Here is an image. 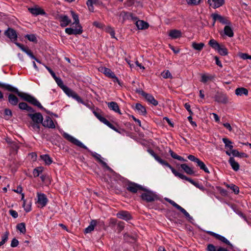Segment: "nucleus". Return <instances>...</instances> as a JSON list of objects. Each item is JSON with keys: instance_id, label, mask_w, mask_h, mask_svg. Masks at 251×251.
<instances>
[{"instance_id": "1a4fd4ad", "label": "nucleus", "mask_w": 251, "mask_h": 251, "mask_svg": "<svg viewBox=\"0 0 251 251\" xmlns=\"http://www.w3.org/2000/svg\"><path fill=\"white\" fill-rule=\"evenodd\" d=\"M95 116L102 123L107 126L110 128L113 129L115 131L120 133L118 129L111 124L106 119L102 117L100 113L96 111L94 112Z\"/></svg>"}, {"instance_id": "de8ad7c7", "label": "nucleus", "mask_w": 251, "mask_h": 251, "mask_svg": "<svg viewBox=\"0 0 251 251\" xmlns=\"http://www.w3.org/2000/svg\"><path fill=\"white\" fill-rule=\"evenodd\" d=\"M43 171V168L42 167H37L33 170V174L35 177L38 176Z\"/></svg>"}, {"instance_id": "c9c22d12", "label": "nucleus", "mask_w": 251, "mask_h": 251, "mask_svg": "<svg viewBox=\"0 0 251 251\" xmlns=\"http://www.w3.org/2000/svg\"><path fill=\"white\" fill-rule=\"evenodd\" d=\"M217 51L222 56H226L228 54L227 49L226 48L225 45L223 44H221Z\"/></svg>"}, {"instance_id": "c85d7f7f", "label": "nucleus", "mask_w": 251, "mask_h": 251, "mask_svg": "<svg viewBox=\"0 0 251 251\" xmlns=\"http://www.w3.org/2000/svg\"><path fill=\"white\" fill-rule=\"evenodd\" d=\"M181 168L184 170V171L188 175H194L195 172L192 168H190L186 164H182L180 165Z\"/></svg>"}, {"instance_id": "8fccbe9b", "label": "nucleus", "mask_w": 251, "mask_h": 251, "mask_svg": "<svg viewBox=\"0 0 251 251\" xmlns=\"http://www.w3.org/2000/svg\"><path fill=\"white\" fill-rule=\"evenodd\" d=\"M71 97L75 99L78 102L85 105V102L75 92L73 93Z\"/></svg>"}, {"instance_id": "72a5a7b5", "label": "nucleus", "mask_w": 251, "mask_h": 251, "mask_svg": "<svg viewBox=\"0 0 251 251\" xmlns=\"http://www.w3.org/2000/svg\"><path fill=\"white\" fill-rule=\"evenodd\" d=\"M223 141L225 144V149H229L230 151L233 150L232 142L230 140L227 138H223Z\"/></svg>"}, {"instance_id": "dca6fc26", "label": "nucleus", "mask_w": 251, "mask_h": 251, "mask_svg": "<svg viewBox=\"0 0 251 251\" xmlns=\"http://www.w3.org/2000/svg\"><path fill=\"white\" fill-rule=\"evenodd\" d=\"M38 201L37 202L42 207L45 206L48 201L46 196L43 193H37Z\"/></svg>"}, {"instance_id": "79ce46f5", "label": "nucleus", "mask_w": 251, "mask_h": 251, "mask_svg": "<svg viewBox=\"0 0 251 251\" xmlns=\"http://www.w3.org/2000/svg\"><path fill=\"white\" fill-rule=\"evenodd\" d=\"M192 47L196 50L201 51L204 46V44L203 43H197L193 42L192 44Z\"/></svg>"}, {"instance_id": "3c124183", "label": "nucleus", "mask_w": 251, "mask_h": 251, "mask_svg": "<svg viewBox=\"0 0 251 251\" xmlns=\"http://www.w3.org/2000/svg\"><path fill=\"white\" fill-rule=\"evenodd\" d=\"M226 186L228 188H230L235 194H238L239 192V187L234 184H232L230 185L227 184Z\"/></svg>"}, {"instance_id": "4be33fe9", "label": "nucleus", "mask_w": 251, "mask_h": 251, "mask_svg": "<svg viewBox=\"0 0 251 251\" xmlns=\"http://www.w3.org/2000/svg\"><path fill=\"white\" fill-rule=\"evenodd\" d=\"M42 125L44 127L54 128L55 127V125L50 116H47L44 121H43Z\"/></svg>"}, {"instance_id": "423d86ee", "label": "nucleus", "mask_w": 251, "mask_h": 251, "mask_svg": "<svg viewBox=\"0 0 251 251\" xmlns=\"http://www.w3.org/2000/svg\"><path fill=\"white\" fill-rule=\"evenodd\" d=\"M154 158L162 165L169 168L176 176L179 177L181 174V173L177 172L169 163H168L166 161L161 159L158 155H155Z\"/></svg>"}, {"instance_id": "cd10ccee", "label": "nucleus", "mask_w": 251, "mask_h": 251, "mask_svg": "<svg viewBox=\"0 0 251 251\" xmlns=\"http://www.w3.org/2000/svg\"><path fill=\"white\" fill-rule=\"evenodd\" d=\"M8 101L13 106L17 105L19 102L18 98L14 94H10L8 95Z\"/></svg>"}, {"instance_id": "ddd939ff", "label": "nucleus", "mask_w": 251, "mask_h": 251, "mask_svg": "<svg viewBox=\"0 0 251 251\" xmlns=\"http://www.w3.org/2000/svg\"><path fill=\"white\" fill-rule=\"evenodd\" d=\"M214 99L216 101L224 104L227 103L228 101L226 95L222 92H217L214 96Z\"/></svg>"}, {"instance_id": "f257e3e1", "label": "nucleus", "mask_w": 251, "mask_h": 251, "mask_svg": "<svg viewBox=\"0 0 251 251\" xmlns=\"http://www.w3.org/2000/svg\"><path fill=\"white\" fill-rule=\"evenodd\" d=\"M0 87L7 90L10 92L16 93L23 100L29 102L34 106L38 107L41 110L46 111L47 113H50L49 111L43 107L39 101L32 96L27 93L20 92L17 88L14 87L9 84L0 83Z\"/></svg>"}, {"instance_id": "052dcab7", "label": "nucleus", "mask_w": 251, "mask_h": 251, "mask_svg": "<svg viewBox=\"0 0 251 251\" xmlns=\"http://www.w3.org/2000/svg\"><path fill=\"white\" fill-rule=\"evenodd\" d=\"M201 0H186L188 4L196 5L199 4Z\"/></svg>"}, {"instance_id": "412c9836", "label": "nucleus", "mask_w": 251, "mask_h": 251, "mask_svg": "<svg viewBox=\"0 0 251 251\" xmlns=\"http://www.w3.org/2000/svg\"><path fill=\"white\" fill-rule=\"evenodd\" d=\"M135 25L138 30H145L149 27V24L143 20L137 21Z\"/></svg>"}, {"instance_id": "603ef678", "label": "nucleus", "mask_w": 251, "mask_h": 251, "mask_svg": "<svg viewBox=\"0 0 251 251\" xmlns=\"http://www.w3.org/2000/svg\"><path fill=\"white\" fill-rule=\"evenodd\" d=\"M9 232L6 231L2 236V240L0 242V247L3 245L7 241L8 238Z\"/></svg>"}, {"instance_id": "7ed1b4c3", "label": "nucleus", "mask_w": 251, "mask_h": 251, "mask_svg": "<svg viewBox=\"0 0 251 251\" xmlns=\"http://www.w3.org/2000/svg\"><path fill=\"white\" fill-rule=\"evenodd\" d=\"M142 191L144 192L140 196L141 199L147 202H151L159 199L158 196L152 191L144 188Z\"/></svg>"}, {"instance_id": "774afa93", "label": "nucleus", "mask_w": 251, "mask_h": 251, "mask_svg": "<svg viewBox=\"0 0 251 251\" xmlns=\"http://www.w3.org/2000/svg\"><path fill=\"white\" fill-rule=\"evenodd\" d=\"M39 124H40L33 123L31 124V126L35 131H39L40 128Z\"/></svg>"}, {"instance_id": "f8f14e48", "label": "nucleus", "mask_w": 251, "mask_h": 251, "mask_svg": "<svg viewBox=\"0 0 251 251\" xmlns=\"http://www.w3.org/2000/svg\"><path fill=\"white\" fill-rule=\"evenodd\" d=\"M28 117H30L33 123L42 124L43 121V117L41 113L37 112L35 113H30L27 114Z\"/></svg>"}, {"instance_id": "2eb2a0df", "label": "nucleus", "mask_w": 251, "mask_h": 251, "mask_svg": "<svg viewBox=\"0 0 251 251\" xmlns=\"http://www.w3.org/2000/svg\"><path fill=\"white\" fill-rule=\"evenodd\" d=\"M142 96L144 97L149 102L151 103L153 105L156 106L158 105V101L151 94L146 93L144 91H142Z\"/></svg>"}, {"instance_id": "13d9d810", "label": "nucleus", "mask_w": 251, "mask_h": 251, "mask_svg": "<svg viewBox=\"0 0 251 251\" xmlns=\"http://www.w3.org/2000/svg\"><path fill=\"white\" fill-rule=\"evenodd\" d=\"M3 25L5 26V28H1V29H0V31H16L13 28L9 27L6 24H4Z\"/></svg>"}, {"instance_id": "0e129e2a", "label": "nucleus", "mask_w": 251, "mask_h": 251, "mask_svg": "<svg viewBox=\"0 0 251 251\" xmlns=\"http://www.w3.org/2000/svg\"><path fill=\"white\" fill-rule=\"evenodd\" d=\"M19 245V241L16 238H13L11 243V247L12 248L16 247Z\"/></svg>"}, {"instance_id": "a18cd8bd", "label": "nucleus", "mask_w": 251, "mask_h": 251, "mask_svg": "<svg viewBox=\"0 0 251 251\" xmlns=\"http://www.w3.org/2000/svg\"><path fill=\"white\" fill-rule=\"evenodd\" d=\"M168 35L171 39H177L182 36V32H169Z\"/></svg>"}, {"instance_id": "e2e57ef3", "label": "nucleus", "mask_w": 251, "mask_h": 251, "mask_svg": "<svg viewBox=\"0 0 251 251\" xmlns=\"http://www.w3.org/2000/svg\"><path fill=\"white\" fill-rule=\"evenodd\" d=\"M165 200L171 204H172L174 207H175L176 208H177V207L179 206V205L176 203L174 201L168 198H165Z\"/></svg>"}, {"instance_id": "473e14b6", "label": "nucleus", "mask_w": 251, "mask_h": 251, "mask_svg": "<svg viewBox=\"0 0 251 251\" xmlns=\"http://www.w3.org/2000/svg\"><path fill=\"white\" fill-rule=\"evenodd\" d=\"M4 35L9 38L10 40L14 42H16L17 40V32H4Z\"/></svg>"}, {"instance_id": "9d476101", "label": "nucleus", "mask_w": 251, "mask_h": 251, "mask_svg": "<svg viewBox=\"0 0 251 251\" xmlns=\"http://www.w3.org/2000/svg\"><path fill=\"white\" fill-rule=\"evenodd\" d=\"M214 23L216 21H219L223 25H231L230 22L227 20V18L222 16L217 13H213L211 15Z\"/></svg>"}, {"instance_id": "680f3d73", "label": "nucleus", "mask_w": 251, "mask_h": 251, "mask_svg": "<svg viewBox=\"0 0 251 251\" xmlns=\"http://www.w3.org/2000/svg\"><path fill=\"white\" fill-rule=\"evenodd\" d=\"M238 55L239 57H240L241 58L246 60L248 59V57L249 54L246 53H242L241 52H238Z\"/></svg>"}, {"instance_id": "a211bd4d", "label": "nucleus", "mask_w": 251, "mask_h": 251, "mask_svg": "<svg viewBox=\"0 0 251 251\" xmlns=\"http://www.w3.org/2000/svg\"><path fill=\"white\" fill-rule=\"evenodd\" d=\"M225 2V0H208V3L209 6L214 9L223 5Z\"/></svg>"}, {"instance_id": "c756f323", "label": "nucleus", "mask_w": 251, "mask_h": 251, "mask_svg": "<svg viewBox=\"0 0 251 251\" xmlns=\"http://www.w3.org/2000/svg\"><path fill=\"white\" fill-rule=\"evenodd\" d=\"M235 94L237 96H241L243 95H245V96L248 95V90L244 87H239L237 88L235 90Z\"/></svg>"}, {"instance_id": "864d4df0", "label": "nucleus", "mask_w": 251, "mask_h": 251, "mask_svg": "<svg viewBox=\"0 0 251 251\" xmlns=\"http://www.w3.org/2000/svg\"><path fill=\"white\" fill-rule=\"evenodd\" d=\"M213 78V76L211 75H202L201 76V81L203 83H206L209 80H212Z\"/></svg>"}, {"instance_id": "4468645a", "label": "nucleus", "mask_w": 251, "mask_h": 251, "mask_svg": "<svg viewBox=\"0 0 251 251\" xmlns=\"http://www.w3.org/2000/svg\"><path fill=\"white\" fill-rule=\"evenodd\" d=\"M179 177L182 179L185 180L190 182L191 184L194 185L197 188H199L200 190L202 191L204 190V187L202 185L200 184L198 182L194 181L191 178L188 177L182 174L180 175Z\"/></svg>"}, {"instance_id": "4c0bfd02", "label": "nucleus", "mask_w": 251, "mask_h": 251, "mask_svg": "<svg viewBox=\"0 0 251 251\" xmlns=\"http://www.w3.org/2000/svg\"><path fill=\"white\" fill-rule=\"evenodd\" d=\"M40 158L45 162V164L49 165L52 163L51 158L48 154H44L40 155Z\"/></svg>"}, {"instance_id": "58836bf2", "label": "nucleus", "mask_w": 251, "mask_h": 251, "mask_svg": "<svg viewBox=\"0 0 251 251\" xmlns=\"http://www.w3.org/2000/svg\"><path fill=\"white\" fill-rule=\"evenodd\" d=\"M97 221L96 220H92L90 225L85 229L84 232L88 233L91 232L94 229V227L96 225Z\"/></svg>"}, {"instance_id": "5701e85b", "label": "nucleus", "mask_w": 251, "mask_h": 251, "mask_svg": "<svg viewBox=\"0 0 251 251\" xmlns=\"http://www.w3.org/2000/svg\"><path fill=\"white\" fill-rule=\"evenodd\" d=\"M58 19L60 22V25L63 27L66 26L71 22V19L67 15H60Z\"/></svg>"}, {"instance_id": "f3484780", "label": "nucleus", "mask_w": 251, "mask_h": 251, "mask_svg": "<svg viewBox=\"0 0 251 251\" xmlns=\"http://www.w3.org/2000/svg\"><path fill=\"white\" fill-rule=\"evenodd\" d=\"M116 215L118 218L122 219L126 221H128L132 219L131 215L127 211H120Z\"/></svg>"}, {"instance_id": "0eeeda50", "label": "nucleus", "mask_w": 251, "mask_h": 251, "mask_svg": "<svg viewBox=\"0 0 251 251\" xmlns=\"http://www.w3.org/2000/svg\"><path fill=\"white\" fill-rule=\"evenodd\" d=\"M95 116L102 123L107 126L110 128L113 129L115 131L120 133L118 129L111 124L106 119L102 117L100 113L96 111L94 112Z\"/></svg>"}, {"instance_id": "393cba45", "label": "nucleus", "mask_w": 251, "mask_h": 251, "mask_svg": "<svg viewBox=\"0 0 251 251\" xmlns=\"http://www.w3.org/2000/svg\"><path fill=\"white\" fill-rule=\"evenodd\" d=\"M108 107L111 110H112L115 112H117L120 114H122L119 109V105L116 102L111 101L107 103Z\"/></svg>"}, {"instance_id": "20e7f679", "label": "nucleus", "mask_w": 251, "mask_h": 251, "mask_svg": "<svg viewBox=\"0 0 251 251\" xmlns=\"http://www.w3.org/2000/svg\"><path fill=\"white\" fill-rule=\"evenodd\" d=\"M144 187L135 182L128 181L126 184V190L132 193H136L138 190H142Z\"/></svg>"}, {"instance_id": "bb28decb", "label": "nucleus", "mask_w": 251, "mask_h": 251, "mask_svg": "<svg viewBox=\"0 0 251 251\" xmlns=\"http://www.w3.org/2000/svg\"><path fill=\"white\" fill-rule=\"evenodd\" d=\"M228 162L234 171H237L239 170V164L235 161L233 157H230Z\"/></svg>"}, {"instance_id": "aec40b11", "label": "nucleus", "mask_w": 251, "mask_h": 251, "mask_svg": "<svg viewBox=\"0 0 251 251\" xmlns=\"http://www.w3.org/2000/svg\"><path fill=\"white\" fill-rule=\"evenodd\" d=\"M18 107L21 110H25L27 112H29V113H34L35 112L34 109L25 102H20L19 103Z\"/></svg>"}, {"instance_id": "9b49d317", "label": "nucleus", "mask_w": 251, "mask_h": 251, "mask_svg": "<svg viewBox=\"0 0 251 251\" xmlns=\"http://www.w3.org/2000/svg\"><path fill=\"white\" fill-rule=\"evenodd\" d=\"M207 233L208 234H209V235L214 237L216 239H217V240L222 242L223 243H224L228 245L231 248L233 247L232 245L225 237H224V236H222V235H221L220 234H218L217 233H216L215 232H213L212 231H207Z\"/></svg>"}, {"instance_id": "bf43d9fd", "label": "nucleus", "mask_w": 251, "mask_h": 251, "mask_svg": "<svg viewBox=\"0 0 251 251\" xmlns=\"http://www.w3.org/2000/svg\"><path fill=\"white\" fill-rule=\"evenodd\" d=\"M117 226V229L120 232L124 229L125 227V223L123 222L120 221L118 223Z\"/></svg>"}, {"instance_id": "f704fd0d", "label": "nucleus", "mask_w": 251, "mask_h": 251, "mask_svg": "<svg viewBox=\"0 0 251 251\" xmlns=\"http://www.w3.org/2000/svg\"><path fill=\"white\" fill-rule=\"evenodd\" d=\"M208 45L210 46L212 49L215 50H217L220 46L221 45L219 44L218 42L215 40L212 39L209 40L208 42Z\"/></svg>"}, {"instance_id": "49530a36", "label": "nucleus", "mask_w": 251, "mask_h": 251, "mask_svg": "<svg viewBox=\"0 0 251 251\" xmlns=\"http://www.w3.org/2000/svg\"><path fill=\"white\" fill-rule=\"evenodd\" d=\"M61 89L69 97H72L73 93L75 92V91H73L66 85Z\"/></svg>"}, {"instance_id": "f03ea898", "label": "nucleus", "mask_w": 251, "mask_h": 251, "mask_svg": "<svg viewBox=\"0 0 251 251\" xmlns=\"http://www.w3.org/2000/svg\"><path fill=\"white\" fill-rule=\"evenodd\" d=\"M63 137L68 140V141L70 142L71 143H73V144L80 147L81 148H83L84 149L87 150L91 154V155L94 157L99 163H100L103 167L105 168L107 170L109 171H112L111 168L107 165L106 162L103 161L101 159V156L100 154H98L96 152H94L89 150L87 147L83 145L80 141L78 140L77 139H75L74 137L72 136L71 135H69V134L64 132L63 134Z\"/></svg>"}, {"instance_id": "69168bd1", "label": "nucleus", "mask_w": 251, "mask_h": 251, "mask_svg": "<svg viewBox=\"0 0 251 251\" xmlns=\"http://www.w3.org/2000/svg\"><path fill=\"white\" fill-rule=\"evenodd\" d=\"M206 250L207 251H216V248L213 244H209L207 245Z\"/></svg>"}, {"instance_id": "338daca9", "label": "nucleus", "mask_w": 251, "mask_h": 251, "mask_svg": "<svg viewBox=\"0 0 251 251\" xmlns=\"http://www.w3.org/2000/svg\"><path fill=\"white\" fill-rule=\"evenodd\" d=\"M15 44L25 52L28 49V48H25L24 45L21 43L15 42Z\"/></svg>"}, {"instance_id": "b1692460", "label": "nucleus", "mask_w": 251, "mask_h": 251, "mask_svg": "<svg viewBox=\"0 0 251 251\" xmlns=\"http://www.w3.org/2000/svg\"><path fill=\"white\" fill-rule=\"evenodd\" d=\"M99 70L105 75L106 76L111 78L114 77V73L109 69L104 67H101L99 69Z\"/></svg>"}, {"instance_id": "7c9ffc66", "label": "nucleus", "mask_w": 251, "mask_h": 251, "mask_svg": "<svg viewBox=\"0 0 251 251\" xmlns=\"http://www.w3.org/2000/svg\"><path fill=\"white\" fill-rule=\"evenodd\" d=\"M22 194V199L21 200L23 201V207H24L25 210L26 212H29L31 210V201L27 204V206L25 207V202L26 201L24 199V194L21 193Z\"/></svg>"}, {"instance_id": "4d7b16f0", "label": "nucleus", "mask_w": 251, "mask_h": 251, "mask_svg": "<svg viewBox=\"0 0 251 251\" xmlns=\"http://www.w3.org/2000/svg\"><path fill=\"white\" fill-rule=\"evenodd\" d=\"M109 33L112 38H115L116 40H118V39H120L121 38L120 32H117L116 35V32H109Z\"/></svg>"}, {"instance_id": "a878e982", "label": "nucleus", "mask_w": 251, "mask_h": 251, "mask_svg": "<svg viewBox=\"0 0 251 251\" xmlns=\"http://www.w3.org/2000/svg\"><path fill=\"white\" fill-rule=\"evenodd\" d=\"M28 10L31 13L35 15H38L40 14L43 15L45 14V11L40 7H31L28 8Z\"/></svg>"}, {"instance_id": "39448f33", "label": "nucleus", "mask_w": 251, "mask_h": 251, "mask_svg": "<svg viewBox=\"0 0 251 251\" xmlns=\"http://www.w3.org/2000/svg\"><path fill=\"white\" fill-rule=\"evenodd\" d=\"M154 158L162 165L169 168L176 176L179 177L181 174V173L177 172L169 163H168L166 161L161 159L158 155H155Z\"/></svg>"}, {"instance_id": "5fc2aeb1", "label": "nucleus", "mask_w": 251, "mask_h": 251, "mask_svg": "<svg viewBox=\"0 0 251 251\" xmlns=\"http://www.w3.org/2000/svg\"><path fill=\"white\" fill-rule=\"evenodd\" d=\"M161 75L164 78H172V75L169 70L163 72L161 73Z\"/></svg>"}, {"instance_id": "6e6552de", "label": "nucleus", "mask_w": 251, "mask_h": 251, "mask_svg": "<svg viewBox=\"0 0 251 251\" xmlns=\"http://www.w3.org/2000/svg\"><path fill=\"white\" fill-rule=\"evenodd\" d=\"M95 116L102 123L107 126L110 128L113 129L115 131L120 133L118 129L111 124L106 119L102 117L100 113L96 111L94 112Z\"/></svg>"}, {"instance_id": "e433bc0d", "label": "nucleus", "mask_w": 251, "mask_h": 251, "mask_svg": "<svg viewBox=\"0 0 251 251\" xmlns=\"http://www.w3.org/2000/svg\"><path fill=\"white\" fill-rule=\"evenodd\" d=\"M135 108L138 111V112L140 113L143 115H146L147 113L146 108L139 103H137L136 104Z\"/></svg>"}, {"instance_id": "6ab92c4d", "label": "nucleus", "mask_w": 251, "mask_h": 251, "mask_svg": "<svg viewBox=\"0 0 251 251\" xmlns=\"http://www.w3.org/2000/svg\"><path fill=\"white\" fill-rule=\"evenodd\" d=\"M93 25L102 30H106V31H114L111 27L109 26L106 27L104 25L97 21L94 22L93 23Z\"/></svg>"}, {"instance_id": "2f4dec72", "label": "nucleus", "mask_w": 251, "mask_h": 251, "mask_svg": "<svg viewBox=\"0 0 251 251\" xmlns=\"http://www.w3.org/2000/svg\"><path fill=\"white\" fill-rule=\"evenodd\" d=\"M71 13L72 16V17L74 20V22L72 24V25H75V26H77L79 28V26L81 25L79 24V21L78 19V16L76 14L74 11H71Z\"/></svg>"}, {"instance_id": "a19ab883", "label": "nucleus", "mask_w": 251, "mask_h": 251, "mask_svg": "<svg viewBox=\"0 0 251 251\" xmlns=\"http://www.w3.org/2000/svg\"><path fill=\"white\" fill-rule=\"evenodd\" d=\"M71 26V27L66 28L65 31H83L82 27L81 26H80L79 28L75 26V25H72V24Z\"/></svg>"}, {"instance_id": "09e8293b", "label": "nucleus", "mask_w": 251, "mask_h": 251, "mask_svg": "<svg viewBox=\"0 0 251 251\" xmlns=\"http://www.w3.org/2000/svg\"><path fill=\"white\" fill-rule=\"evenodd\" d=\"M25 37L27 38L29 41L32 42L34 43H37V39L34 34H27L25 36Z\"/></svg>"}, {"instance_id": "37998d69", "label": "nucleus", "mask_w": 251, "mask_h": 251, "mask_svg": "<svg viewBox=\"0 0 251 251\" xmlns=\"http://www.w3.org/2000/svg\"><path fill=\"white\" fill-rule=\"evenodd\" d=\"M197 166H199L200 169L203 171H204L206 173H209V171L207 168L206 167L204 163L201 160L199 159V160L197 163Z\"/></svg>"}, {"instance_id": "c03bdc74", "label": "nucleus", "mask_w": 251, "mask_h": 251, "mask_svg": "<svg viewBox=\"0 0 251 251\" xmlns=\"http://www.w3.org/2000/svg\"><path fill=\"white\" fill-rule=\"evenodd\" d=\"M16 228L22 233L25 234L26 232L25 224L24 223L17 224Z\"/></svg>"}, {"instance_id": "6e6d98bb", "label": "nucleus", "mask_w": 251, "mask_h": 251, "mask_svg": "<svg viewBox=\"0 0 251 251\" xmlns=\"http://www.w3.org/2000/svg\"><path fill=\"white\" fill-rule=\"evenodd\" d=\"M56 83L57 85L61 88H62L65 85L64 84L63 81L61 80V79L59 77H56L54 78Z\"/></svg>"}, {"instance_id": "ea45409f", "label": "nucleus", "mask_w": 251, "mask_h": 251, "mask_svg": "<svg viewBox=\"0 0 251 251\" xmlns=\"http://www.w3.org/2000/svg\"><path fill=\"white\" fill-rule=\"evenodd\" d=\"M169 153L172 156L174 159H177L178 160L181 161H186L187 160L184 159L182 157L176 154L172 150L170 149Z\"/></svg>"}]
</instances>
